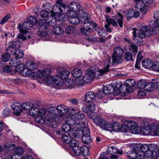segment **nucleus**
<instances>
[{
	"mask_svg": "<svg viewBox=\"0 0 159 159\" xmlns=\"http://www.w3.org/2000/svg\"><path fill=\"white\" fill-rule=\"evenodd\" d=\"M84 128L82 129H78L75 130L73 133V136L78 138H82V135L84 134Z\"/></svg>",
	"mask_w": 159,
	"mask_h": 159,
	"instance_id": "4c0bfd02",
	"label": "nucleus"
},
{
	"mask_svg": "<svg viewBox=\"0 0 159 159\" xmlns=\"http://www.w3.org/2000/svg\"><path fill=\"white\" fill-rule=\"evenodd\" d=\"M69 22L74 25L78 24L79 23H81V20L80 18H78L75 16H70L69 17Z\"/></svg>",
	"mask_w": 159,
	"mask_h": 159,
	"instance_id": "cd10ccee",
	"label": "nucleus"
},
{
	"mask_svg": "<svg viewBox=\"0 0 159 159\" xmlns=\"http://www.w3.org/2000/svg\"><path fill=\"white\" fill-rule=\"evenodd\" d=\"M137 149L139 152L140 151L143 152L145 153L148 152L149 149V145H148L146 144H141L140 143L134 144V148Z\"/></svg>",
	"mask_w": 159,
	"mask_h": 159,
	"instance_id": "4468645a",
	"label": "nucleus"
},
{
	"mask_svg": "<svg viewBox=\"0 0 159 159\" xmlns=\"http://www.w3.org/2000/svg\"><path fill=\"white\" fill-rule=\"evenodd\" d=\"M95 98L94 93L91 91L87 92L85 96V100L87 102L93 101Z\"/></svg>",
	"mask_w": 159,
	"mask_h": 159,
	"instance_id": "412c9836",
	"label": "nucleus"
},
{
	"mask_svg": "<svg viewBox=\"0 0 159 159\" xmlns=\"http://www.w3.org/2000/svg\"><path fill=\"white\" fill-rule=\"evenodd\" d=\"M117 14L118 16L120 17V18L118 19L117 20V22L120 27L121 28L123 26V19L124 18V17L122 15L120 12H118Z\"/></svg>",
	"mask_w": 159,
	"mask_h": 159,
	"instance_id": "5fc2aeb1",
	"label": "nucleus"
},
{
	"mask_svg": "<svg viewBox=\"0 0 159 159\" xmlns=\"http://www.w3.org/2000/svg\"><path fill=\"white\" fill-rule=\"evenodd\" d=\"M71 74L73 77L76 79L81 77L82 75V71L78 68H76L71 71Z\"/></svg>",
	"mask_w": 159,
	"mask_h": 159,
	"instance_id": "bb28decb",
	"label": "nucleus"
},
{
	"mask_svg": "<svg viewBox=\"0 0 159 159\" xmlns=\"http://www.w3.org/2000/svg\"><path fill=\"white\" fill-rule=\"evenodd\" d=\"M66 27V29L65 30V32L68 34H71L73 33L75 30V26L71 25H69L67 26Z\"/></svg>",
	"mask_w": 159,
	"mask_h": 159,
	"instance_id": "09e8293b",
	"label": "nucleus"
},
{
	"mask_svg": "<svg viewBox=\"0 0 159 159\" xmlns=\"http://www.w3.org/2000/svg\"><path fill=\"white\" fill-rule=\"evenodd\" d=\"M125 13L126 16L129 18L134 17L136 18L139 17L140 15L139 12L136 11L132 9H129L127 10Z\"/></svg>",
	"mask_w": 159,
	"mask_h": 159,
	"instance_id": "2eb2a0df",
	"label": "nucleus"
},
{
	"mask_svg": "<svg viewBox=\"0 0 159 159\" xmlns=\"http://www.w3.org/2000/svg\"><path fill=\"white\" fill-rule=\"evenodd\" d=\"M153 22L151 21L149 24L151 25L152 28L153 29V31L156 34H158L159 32V19L155 21L153 24Z\"/></svg>",
	"mask_w": 159,
	"mask_h": 159,
	"instance_id": "b1692460",
	"label": "nucleus"
},
{
	"mask_svg": "<svg viewBox=\"0 0 159 159\" xmlns=\"http://www.w3.org/2000/svg\"><path fill=\"white\" fill-rule=\"evenodd\" d=\"M20 62V60L19 58H13L10 61V64L12 66L16 67Z\"/></svg>",
	"mask_w": 159,
	"mask_h": 159,
	"instance_id": "de8ad7c7",
	"label": "nucleus"
},
{
	"mask_svg": "<svg viewBox=\"0 0 159 159\" xmlns=\"http://www.w3.org/2000/svg\"><path fill=\"white\" fill-rule=\"evenodd\" d=\"M10 14H7L3 18L1 19L0 21V24L2 25L4 24L9 19H10Z\"/></svg>",
	"mask_w": 159,
	"mask_h": 159,
	"instance_id": "052dcab7",
	"label": "nucleus"
},
{
	"mask_svg": "<svg viewBox=\"0 0 159 159\" xmlns=\"http://www.w3.org/2000/svg\"><path fill=\"white\" fill-rule=\"evenodd\" d=\"M135 7L137 10H140L143 14H145L147 11V8L145 4L142 1L136 3Z\"/></svg>",
	"mask_w": 159,
	"mask_h": 159,
	"instance_id": "ddd939ff",
	"label": "nucleus"
},
{
	"mask_svg": "<svg viewBox=\"0 0 159 159\" xmlns=\"http://www.w3.org/2000/svg\"><path fill=\"white\" fill-rule=\"evenodd\" d=\"M95 31L97 32L99 36L102 37H105L107 34V31L103 29L96 28Z\"/></svg>",
	"mask_w": 159,
	"mask_h": 159,
	"instance_id": "f704fd0d",
	"label": "nucleus"
},
{
	"mask_svg": "<svg viewBox=\"0 0 159 159\" xmlns=\"http://www.w3.org/2000/svg\"><path fill=\"white\" fill-rule=\"evenodd\" d=\"M142 65L144 68L149 69L152 67L153 61L150 59H145L142 61Z\"/></svg>",
	"mask_w": 159,
	"mask_h": 159,
	"instance_id": "4be33fe9",
	"label": "nucleus"
},
{
	"mask_svg": "<svg viewBox=\"0 0 159 159\" xmlns=\"http://www.w3.org/2000/svg\"><path fill=\"white\" fill-rule=\"evenodd\" d=\"M15 58H22L24 56V52L23 50L20 49H17L14 52Z\"/></svg>",
	"mask_w": 159,
	"mask_h": 159,
	"instance_id": "c9c22d12",
	"label": "nucleus"
},
{
	"mask_svg": "<svg viewBox=\"0 0 159 159\" xmlns=\"http://www.w3.org/2000/svg\"><path fill=\"white\" fill-rule=\"evenodd\" d=\"M25 65L27 69L30 70H33L36 69L37 68L36 64L32 61H27Z\"/></svg>",
	"mask_w": 159,
	"mask_h": 159,
	"instance_id": "c756f323",
	"label": "nucleus"
},
{
	"mask_svg": "<svg viewBox=\"0 0 159 159\" xmlns=\"http://www.w3.org/2000/svg\"><path fill=\"white\" fill-rule=\"evenodd\" d=\"M53 31L54 33L57 35H60L64 32V30L60 26H55L53 28Z\"/></svg>",
	"mask_w": 159,
	"mask_h": 159,
	"instance_id": "e433bc0d",
	"label": "nucleus"
},
{
	"mask_svg": "<svg viewBox=\"0 0 159 159\" xmlns=\"http://www.w3.org/2000/svg\"><path fill=\"white\" fill-rule=\"evenodd\" d=\"M50 23V21L47 22L45 19H42L40 20L39 23V25L40 27H43V28L46 29V28L49 26Z\"/></svg>",
	"mask_w": 159,
	"mask_h": 159,
	"instance_id": "c03bdc74",
	"label": "nucleus"
},
{
	"mask_svg": "<svg viewBox=\"0 0 159 159\" xmlns=\"http://www.w3.org/2000/svg\"><path fill=\"white\" fill-rule=\"evenodd\" d=\"M70 72L68 70H65L61 72L60 74V78L62 79H66L68 78Z\"/></svg>",
	"mask_w": 159,
	"mask_h": 159,
	"instance_id": "37998d69",
	"label": "nucleus"
},
{
	"mask_svg": "<svg viewBox=\"0 0 159 159\" xmlns=\"http://www.w3.org/2000/svg\"><path fill=\"white\" fill-rule=\"evenodd\" d=\"M65 120L66 123V124L70 126H73L76 124V121L75 119L71 117H66L65 119Z\"/></svg>",
	"mask_w": 159,
	"mask_h": 159,
	"instance_id": "72a5a7b5",
	"label": "nucleus"
},
{
	"mask_svg": "<svg viewBox=\"0 0 159 159\" xmlns=\"http://www.w3.org/2000/svg\"><path fill=\"white\" fill-rule=\"evenodd\" d=\"M69 143L70 145L73 147L77 146L78 143V141L76 139H72L70 140Z\"/></svg>",
	"mask_w": 159,
	"mask_h": 159,
	"instance_id": "69168bd1",
	"label": "nucleus"
},
{
	"mask_svg": "<svg viewBox=\"0 0 159 159\" xmlns=\"http://www.w3.org/2000/svg\"><path fill=\"white\" fill-rule=\"evenodd\" d=\"M51 72L50 69L47 68L44 70L42 72V74L43 77L47 78L51 74Z\"/></svg>",
	"mask_w": 159,
	"mask_h": 159,
	"instance_id": "13d9d810",
	"label": "nucleus"
},
{
	"mask_svg": "<svg viewBox=\"0 0 159 159\" xmlns=\"http://www.w3.org/2000/svg\"><path fill=\"white\" fill-rule=\"evenodd\" d=\"M31 103L29 102H26L23 103L22 105V109L25 110H30L29 113L30 115V112H32L31 106L30 105Z\"/></svg>",
	"mask_w": 159,
	"mask_h": 159,
	"instance_id": "49530a36",
	"label": "nucleus"
},
{
	"mask_svg": "<svg viewBox=\"0 0 159 159\" xmlns=\"http://www.w3.org/2000/svg\"><path fill=\"white\" fill-rule=\"evenodd\" d=\"M104 127H102V128L106 130L111 131L115 130V126L112 124L108 123L107 121H106V123L104 124Z\"/></svg>",
	"mask_w": 159,
	"mask_h": 159,
	"instance_id": "79ce46f5",
	"label": "nucleus"
},
{
	"mask_svg": "<svg viewBox=\"0 0 159 159\" xmlns=\"http://www.w3.org/2000/svg\"><path fill=\"white\" fill-rule=\"evenodd\" d=\"M107 152L110 154H115L117 153L120 155L122 154L123 152L121 151H118L116 148H114L113 146L110 147L108 148Z\"/></svg>",
	"mask_w": 159,
	"mask_h": 159,
	"instance_id": "473e14b6",
	"label": "nucleus"
},
{
	"mask_svg": "<svg viewBox=\"0 0 159 159\" xmlns=\"http://www.w3.org/2000/svg\"><path fill=\"white\" fill-rule=\"evenodd\" d=\"M158 149L157 146L154 144H150L149 145V149L148 152L145 153V156L147 158H149L150 157H158Z\"/></svg>",
	"mask_w": 159,
	"mask_h": 159,
	"instance_id": "20e7f679",
	"label": "nucleus"
},
{
	"mask_svg": "<svg viewBox=\"0 0 159 159\" xmlns=\"http://www.w3.org/2000/svg\"><path fill=\"white\" fill-rule=\"evenodd\" d=\"M151 27L149 26H143L139 30L138 32V29L134 28L133 29L134 40H137L139 38H144L145 37H149L152 34H156L153 31L152 28V31L151 30Z\"/></svg>",
	"mask_w": 159,
	"mask_h": 159,
	"instance_id": "f257e3e1",
	"label": "nucleus"
},
{
	"mask_svg": "<svg viewBox=\"0 0 159 159\" xmlns=\"http://www.w3.org/2000/svg\"><path fill=\"white\" fill-rule=\"evenodd\" d=\"M25 66L22 63H19L16 67V70L18 72H21L24 69H25Z\"/></svg>",
	"mask_w": 159,
	"mask_h": 159,
	"instance_id": "bf43d9fd",
	"label": "nucleus"
},
{
	"mask_svg": "<svg viewBox=\"0 0 159 159\" xmlns=\"http://www.w3.org/2000/svg\"><path fill=\"white\" fill-rule=\"evenodd\" d=\"M80 153L83 156H87L89 152L88 148L85 146H83L80 147Z\"/></svg>",
	"mask_w": 159,
	"mask_h": 159,
	"instance_id": "a19ab883",
	"label": "nucleus"
},
{
	"mask_svg": "<svg viewBox=\"0 0 159 159\" xmlns=\"http://www.w3.org/2000/svg\"><path fill=\"white\" fill-rule=\"evenodd\" d=\"M114 52L112 55L123 56V50L120 46H116L114 48Z\"/></svg>",
	"mask_w": 159,
	"mask_h": 159,
	"instance_id": "2f4dec72",
	"label": "nucleus"
},
{
	"mask_svg": "<svg viewBox=\"0 0 159 159\" xmlns=\"http://www.w3.org/2000/svg\"><path fill=\"white\" fill-rule=\"evenodd\" d=\"M81 23L83 24V28L80 29V31L81 33H83L85 35H89L90 30H91V27H96L98 26L97 24L92 21H89V18L85 19L84 20H81Z\"/></svg>",
	"mask_w": 159,
	"mask_h": 159,
	"instance_id": "f03ea898",
	"label": "nucleus"
},
{
	"mask_svg": "<svg viewBox=\"0 0 159 159\" xmlns=\"http://www.w3.org/2000/svg\"><path fill=\"white\" fill-rule=\"evenodd\" d=\"M132 150L129 151L127 153V156L130 159H142V156L139 154V152L137 149H134V144L132 146Z\"/></svg>",
	"mask_w": 159,
	"mask_h": 159,
	"instance_id": "423d86ee",
	"label": "nucleus"
},
{
	"mask_svg": "<svg viewBox=\"0 0 159 159\" xmlns=\"http://www.w3.org/2000/svg\"><path fill=\"white\" fill-rule=\"evenodd\" d=\"M154 88V85L152 83H148L146 84L144 90L148 92H151Z\"/></svg>",
	"mask_w": 159,
	"mask_h": 159,
	"instance_id": "603ef678",
	"label": "nucleus"
},
{
	"mask_svg": "<svg viewBox=\"0 0 159 159\" xmlns=\"http://www.w3.org/2000/svg\"><path fill=\"white\" fill-rule=\"evenodd\" d=\"M93 122L97 125H99L102 128L104 127V124L106 123V121L100 116H96L93 120Z\"/></svg>",
	"mask_w": 159,
	"mask_h": 159,
	"instance_id": "6ab92c4d",
	"label": "nucleus"
},
{
	"mask_svg": "<svg viewBox=\"0 0 159 159\" xmlns=\"http://www.w3.org/2000/svg\"><path fill=\"white\" fill-rule=\"evenodd\" d=\"M21 73L25 76H34V75L33 74L34 73V71H31L30 70L27 69L26 68V69L25 68V69L23 70Z\"/></svg>",
	"mask_w": 159,
	"mask_h": 159,
	"instance_id": "7c9ffc66",
	"label": "nucleus"
},
{
	"mask_svg": "<svg viewBox=\"0 0 159 159\" xmlns=\"http://www.w3.org/2000/svg\"><path fill=\"white\" fill-rule=\"evenodd\" d=\"M84 114L83 113H80L79 112L75 115V119L79 121L82 120L84 119Z\"/></svg>",
	"mask_w": 159,
	"mask_h": 159,
	"instance_id": "4d7b16f0",
	"label": "nucleus"
},
{
	"mask_svg": "<svg viewBox=\"0 0 159 159\" xmlns=\"http://www.w3.org/2000/svg\"><path fill=\"white\" fill-rule=\"evenodd\" d=\"M114 89L112 85L108 84L104 87L103 91L105 94L107 95L113 93L114 92Z\"/></svg>",
	"mask_w": 159,
	"mask_h": 159,
	"instance_id": "aec40b11",
	"label": "nucleus"
},
{
	"mask_svg": "<svg viewBox=\"0 0 159 159\" xmlns=\"http://www.w3.org/2000/svg\"><path fill=\"white\" fill-rule=\"evenodd\" d=\"M127 123L130 132L134 134H137L139 133V128L137 126L136 122L131 121H129Z\"/></svg>",
	"mask_w": 159,
	"mask_h": 159,
	"instance_id": "1a4fd4ad",
	"label": "nucleus"
},
{
	"mask_svg": "<svg viewBox=\"0 0 159 159\" xmlns=\"http://www.w3.org/2000/svg\"><path fill=\"white\" fill-rule=\"evenodd\" d=\"M47 112V110L45 108H42L37 111V113L34 109L32 112H30V115L34 117L37 116L43 117L44 116Z\"/></svg>",
	"mask_w": 159,
	"mask_h": 159,
	"instance_id": "dca6fc26",
	"label": "nucleus"
},
{
	"mask_svg": "<svg viewBox=\"0 0 159 159\" xmlns=\"http://www.w3.org/2000/svg\"><path fill=\"white\" fill-rule=\"evenodd\" d=\"M146 81L144 80H140L137 83L138 88L140 89H144L146 85Z\"/></svg>",
	"mask_w": 159,
	"mask_h": 159,
	"instance_id": "a18cd8bd",
	"label": "nucleus"
},
{
	"mask_svg": "<svg viewBox=\"0 0 159 159\" xmlns=\"http://www.w3.org/2000/svg\"><path fill=\"white\" fill-rule=\"evenodd\" d=\"M15 147L14 144H12L11 143H6L4 146L5 149L7 151L10 150L11 149H12V148H13Z\"/></svg>",
	"mask_w": 159,
	"mask_h": 159,
	"instance_id": "0e129e2a",
	"label": "nucleus"
},
{
	"mask_svg": "<svg viewBox=\"0 0 159 159\" xmlns=\"http://www.w3.org/2000/svg\"><path fill=\"white\" fill-rule=\"evenodd\" d=\"M79 17L80 20H84L88 18L87 14L83 10H80L79 11Z\"/></svg>",
	"mask_w": 159,
	"mask_h": 159,
	"instance_id": "58836bf2",
	"label": "nucleus"
},
{
	"mask_svg": "<svg viewBox=\"0 0 159 159\" xmlns=\"http://www.w3.org/2000/svg\"><path fill=\"white\" fill-rule=\"evenodd\" d=\"M95 71L89 69L87 70L86 74L84 75L83 78L85 81V83H90L93 80L95 76Z\"/></svg>",
	"mask_w": 159,
	"mask_h": 159,
	"instance_id": "9b49d317",
	"label": "nucleus"
},
{
	"mask_svg": "<svg viewBox=\"0 0 159 159\" xmlns=\"http://www.w3.org/2000/svg\"><path fill=\"white\" fill-rule=\"evenodd\" d=\"M32 26L30 25V24L27 21L24 22L22 25L19 24L18 28L21 33L26 34L28 32L27 30H30Z\"/></svg>",
	"mask_w": 159,
	"mask_h": 159,
	"instance_id": "9d476101",
	"label": "nucleus"
},
{
	"mask_svg": "<svg viewBox=\"0 0 159 159\" xmlns=\"http://www.w3.org/2000/svg\"><path fill=\"white\" fill-rule=\"evenodd\" d=\"M106 21L107 23V24H109L110 25L111 24L112 25L114 26H116L117 25L116 21L114 19H107Z\"/></svg>",
	"mask_w": 159,
	"mask_h": 159,
	"instance_id": "680f3d73",
	"label": "nucleus"
},
{
	"mask_svg": "<svg viewBox=\"0 0 159 159\" xmlns=\"http://www.w3.org/2000/svg\"><path fill=\"white\" fill-rule=\"evenodd\" d=\"M84 134L82 136V139L83 142L85 144H88L92 141L90 137V133L89 128L86 127L84 128Z\"/></svg>",
	"mask_w": 159,
	"mask_h": 159,
	"instance_id": "0eeeda50",
	"label": "nucleus"
},
{
	"mask_svg": "<svg viewBox=\"0 0 159 159\" xmlns=\"http://www.w3.org/2000/svg\"><path fill=\"white\" fill-rule=\"evenodd\" d=\"M113 63L121 64L123 61V56L112 55Z\"/></svg>",
	"mask_w": 159,
	"mask_h": 159,
	"instance_id": "5701e85b",
	"label": "nucleus"
},
{
	"mask_svg": "<svg viewBox=\"0 0 159 159\" xmlns=\"http://www.w3.org/2000/svg\"><path fill=\"white\" fill-rule=\"evenodd\" d=\"M142 130L143 133L145 135H153L152 126H151L148 124L144 125Z\"/></svg>",
	"mask_w": 159,
	"mask_h": 159,
	"instance_id": "a211bd4d",
	"label": "nucleus"
},
{
	"mask_svg": "<svg viewBox=\"0 0 159 159\" xmlns=\"http://www.w3.org/2000/svg\"><path fill=\"white\" fill-rule=\"evenodd\" d=\"M153 135L159 136V125H152Z\"/></svg>",
	"mask_w": 159,
	"mask_h": 159,
	"instance_id": "e2e57ef3",
	"label": "nucleus"
},
{
	"mask_svg": "<svg viewBox=\"0 0 159 159\" xmlns=\"http://www.w3.org/2000/svg\"><path fill=\"white\" fill-rule=\"evenodd\" d=\"M61 6L59 5H54L52 8V10L50 11L51 15H55V14L61 15Z\"/></svg>",
	"mask_w": 159,
	"mask_h": 159,
	"instance_id": "393cba45",
	"label": "nucleus"
},
{
	"mask_svg": "<svg viewBox=\"0 0 159 159\" xmlns=\"http://www.w3.org/2000/svg\"><path fill=\"white\" fill-rule=\"evenodd\" d=\"M32 26L35 25L37 22V20L34 17L30 16L27 18V21Z\"/></svg>",
	"mask_w": 159,
	"mask_h": 159,
	"instance_id": "6e6d98bb",
	"label": "nucleus"
},
{
	"mask_svg": "<svg viewBox=\"0 0 159 159\" xmlns=\"http://www.w3.org/2000/svg\"><path fill=\"white\" fill-rule=\"evenodd\" d=\"M75 84L77 85H80L85 83V81L83 78L80 77L77 78L75 79L74 81Z\"/></svg>",
	"mask_w": 159,
	"mask_h": 159,
	"instance_id": "3c124183",
	"label": "nucleus"
},
{
	"mask_svg": "<svg viewBox=\"0 0 159 159\" xmlns=\"http://www.w3.org/2000/svg\"><path fill=\"white\" fill-rule=\"evenodd\" d=\"M80 147L78 146H77L72 148L73 152L76 156L79 155L80 153Z\"/></svg>",
	"mask_w": 159,
	"mask_h": 159,
	"instance_id": "774afa93",
	"label": "nucleus"
},
{
	"mask_svg": "<svg viewBox=\"0 0 159 159\" xmlns=\"http://www.w3.org/2000/svg\"><path fill=\"white\" fill-rule=\"evenodd\" d=\"M48 111L49 113L51 115V116L54 117H55V116L57 117H60L58 115V112H57V108L51 107L48 108Z\"/></svg>",
	"mask_w": 159,
	"mask_h": 159,
	"instance_id": "a878e982",
	"label": "nucleus"
},
{
	"mask_svg": "<svg viewBox=\"0 0 159 159\" xmlns=\"http://www.w3.org/2000/svg\"><path fill=\"white\" fill-rule=\"evenodd\" d=\"M129 49L130 51L132 52L134 56L135 54L138 52V47L134 44H132L130 45Z\"/></svg>",
	"mask_w": 159,
	"mask_h": 159,
	"instance_id": "8fccbe9b",
	"label": "nucleus"
},
{
	"mask_svg": "<svg viewBox=\"0 0 159 159\" xmlns=\"http://www.w3.org/2000/svg\"><path fill=\"white\" fill-rule=\"evenodd\" d=\"M10 57V53L8 52L6 53L2 56V60L5 62H7L9 61Z\"/></svg>",
	"mask_w": 159,
	"mask_h": 159,
	"instance_id": "864d4df0",
	"label": "nucleus"
},
{
	"mask_svg": "<svg viewBox=\"0 0 159 159\" xmlns=\"http://www.w3.org/2000/svg\"><path fill=\"white\" fill-rule=\"evenodd\" d=\"M133 55L131 53L129 52H127L124 54V59L127 61H133Z\"/></svg>",
	"mask_w": 159,
	"mask_h": 159,
	"instance_id": "ea45409f",
	"label": "nucleus"
},
{
	"mask_svg": "<svg viewBox=\"0 0 159 159\" xmlns=\"http://www.w3.org/2000/svg\"><path fill=\"white\" fill-rule=\"evenodd\" d=\"M57 108L58 113H64L68 112V111L67 107L63 105L58 106Z\"/></svg>",
	"mask_w": 159,
	"mask_h": 159,
	"instance_id": "c85d7f7f",
	"label": "nucleus"
},
{
	"mask_svg": "<svg viewBox=\"0 0 159 159\" xmlns=\"http://www.w3.org/2000/svg\"><path fill=\"white\" fill-rule=\"evenodd\" d=\"M135 84L136 82L134 80H128L126 84L121 85L120 91L124 93L131 92L133 90L132 87Z\"/></svg>",
	"mask_w": 159,
	"mask_h": 159,
	"instance_id": "7ed1b4c3",
	"label": "nucleus"
},
{
	"mask_svg": "<svg viewBox=\"0 0 159 159\" xmlns=\"http://www.w3.org/2000/svg\"><path fill=\"white\" fill-rule=\"evenodd\" d=\"M81 109L86 113H92L95 109V105L93 103H91L88 105H84L82 107Z\"/></svg>",
	"mask_w": 159,
	"mask_h": 159,
	"instance_id": "f3484780",
	"label": "nucleus"
},
{
	"mask_svg": "<svg viewBox=\"0 0 159 159\" xmlns=\"http://www.w3.org/2000/svg\"><path fill=\"white\" fill-rule=\"evenodd\" d=\"M11 113L10 109L8 108H6L3 110L2 112L3 117H5L6 116H8Z\"/></svg>",
	"mask_w": 159,
	"mask_h": 159,
	"instance_id": "338daca9",
	"label": "nucleus"
},
{
	"mask_svg": "<svg viewBox=\"0 0 159 159\" xmlns=\"http://www.w3.org/2000/svg\"><path fill=\"white\" fill-rule=\"evenodd\" d=\"M59 117L51 116H50V118L48 119V124L49 126L52 128H55L57 126V122L61 121L63 120V118L62 116Z\"/></svg>",
	"mask_w": 159,
	"mask_h": 159,
	"instance_id": "6e6552de",
	"label": "nucleus"
},
{
	"mask_svg": "<svg viewBox=\"0 0 159 159\" xmlns=\"http://www.w3.org/2000/svg\"><path fill=\"white\" fill-rule=\"evenodd\" d=\"M11 108L14 112V114L16 116H20L22 111V105L19 102H16L13 103L11 106Z\"/></svg>",
	"mask_w": 159,
	"mask_h": 159,
	"instance_id": "f8f14e48",
	"label": "nucleus"
},
{
	"mask_svg": "<svg viewBox=\"0 0 159 159\" xmlns=\"http://www.w3.org/2000/svg\"><path fill=\"white\" fill-rule=\"evenodd\" d=\"M111 57L109 56H107L103 61L104 67L103 69H100L98 70L100 75H102L105 73L109 71V69L110 67V64L111 63Z\"/></svg>",
	"mask_w": 159,
	"mask_h": 159,
	"instance_id": "39448f33",
	"label": "nucleus"
}]
</instances>
